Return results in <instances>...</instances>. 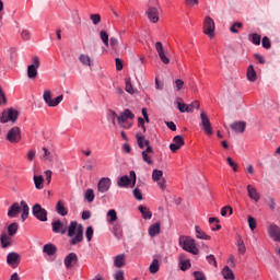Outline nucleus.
Here are the masks:
<instances>
[{
    "mask_svg": "<svg viewBox=\"0 0 280 280\" xmlns=\"http://www.w3.org/2000/svg\"><path fill=\"white\" fill-rule=\"evenodd\" d=\"M68 237H72L70 240L71 246H75L83 242L84 240V225L79 224L78 221H71L68 226Z\"/></svg>",
    "mask_w": 280,
    "mask_h": 280,
    "instance_id": "obj_1",
    "label": "nucleus"
},
{
    "mask_svg": "<svg viewBox=\"0 0 280 280\" xmlns=\"http://www.w3.org/2000/svg\"><path fill=\"white\" fill-rule=\"evenodd\" d=\"M179 246L187 253H191V255H198L200 253L198 247H196V241L187 236L179 237Z\"/></svg>",
    "mask_w": 280,
    "mask_h": 280,
    "instance_id": "obj_2",
    "label": "nucleus"
},
{
    "mask_svg": "<svg viewBox=\"0 0 280 280\" xmlns=\"http://www.w3.org/2000/svg\"><path fill=\"white\" fill-rule=\"evenodd\" d=\"M128 119H135V114L131 113L130 109H125L117 117V122L120 126V128H124L125 130H130V128H132V124L128 122Z\"/></svg>",
    "mask_w": 280,
    "mask_h": 280,
    "instance_id": "obj_3",
    "label": "nucleus"
},
{
    "mask_svg": "<svg viewBox=\"0 0 280 280\" xmlns=\"http://www.w3.org/2000/svg\"><path fill=\"white\" fill-rule=\"evenodd\" d=\"M129 176L130 177H128V175H125L118 178L117 180L118 187H125V188L130 187L131 183H132L131 187H135V185H137V173H135V171H130Z\"/></svg>",
    "mask_w": 280,
    "mask_h": 280,
    "instance_id": "obj_4",
    "label": "nucleus"
},
{
    "mask_svg": "<svg viewBox=\"0 0 280 280\" xmlns=\"http://www.w3.org/2000/svg\"><path fill=\"white\" fill-rule=\"evenodd\" d=\"M43 100L44 102L50 106L51 108H55V106H58L62 100H65V95H59L55 98L51 97V91L50 90H45L43 94Z\"/></svg>",
    "mask_w": 280,
    "mask_h": 280,
    "instance_id": "obj_5",
    "label": "nucleus"
},
{
    "mask_svg": "<svg viewBox=\"0 0 280 280\" xmlns=\"http://www.w3.org/2000/svg\"><path fill=\"white\" fill-rule=\"evenodd\" d=\"M16 119H19V110L12 108L3 110L0 116L1 124H8V121H12V124H14Z\"/></svg>",
    "mask_w": 280,
    "mask_h": 280,
    "instance_id": "obj_6",
    "label": "nucleus"
},
{
    "mask_svg": "<svg viewBox=\"0 0 280 280\" xmlns=\"http://www.w3.org/2000/svg\"><path fill=\"white\" fill-rule=\"evenodd\" d=\"M40 68V59L35 56L32 58V65L27 67V77L30 80H35L38 77V69Z\"/></svg>",
    "mask_w": 280,
    "mask_h": 280,
    "instance_id": "obj_7",
    "label": "nucleus"
},
{
    "mask_svg": "<svg viewBox=\"0 0 280 280\" xmlns=\"http://www.w3.org/2000/svg\"><path fill=\"white\" fill-rule=\"evenodd\" d=\"M203 34L213 38L215 36V22L210 16H206L203 21Z\"/></svg>",
    "mask_w": 280,
    "mask_h": 280,
    "instance_id": "obj_8",
    "label": "nucleus"
},
{
    "mask_svg": "<svg viewBox=\"0 0 280 280\" xmlns=\"http://www.w3.org/2000/svg\"><path fill=\"white\" fill-rule=\"evenodd\" d=\"M32 213L39 222H47V211L40 203H35L32 208Z\"/></svg>",
    "mask_w": 280,
    "mask_h": 280,
    "instance_id": "obj_9",
    "label": "nucleus"
},
{
    "mask_svg": "<svg viewBox=\"0 0 280 280\" xmlns=\"http://www.w3.org/2000/svg\"><path fill=\"white\" fill-rule=\"evenodd\" d=\"M152 180H154V183H158V186L160 187V189L165 190L167 188V185H165V179L163 178V171L161 170H153L152 172Z\"/></svg>",
    "mask_w": 280,
    "mask_h": 280,
    "instance_id": "obj_10",
    "label": "nucleus"
},
{
    "mask_svg": "<svg viewBox=\"0 0 280 280\" xmlns=\"http://www.w3.org/2000/svg\"><path fill=\"white\" fill-rule=\"evenodd\" d=\"M7 264L11 268H18L21 264V255L16 252H11L7 255Z\"/></svg>",
    "mask_w": 280,
    "mask_h": 280,
    "instance_id": "obj_11",
    "label": "nucleus"
},
{
    "mask_svg": "<svg viewBox=\"0 0 280 280\" xmlns=\"http://www.w3.org/2000/svg\"><path fill=\"white\" fill-rule=\"evenodd\" d=\"M7 139L10 141V143H19L21 141V128L13 127L9 132L7 133Z\"/></svg>",
    "mask_w": 280,
    "mask_h": 280,
    "instance_id": "obj_12",
    "label": "nucleus"
},
{
    "mask_svg": "<svg viewBox=\"0 0 280 280\" xmlns=\"http://www.w3.org/2000/svg\"><path fill=\"white\" fill-rule=\"evenodd\" d=\"M200 119H201V126H203V130L207 132V135H213L211 120H209V116H207V113H205V110H201Z\"/></svg>",
    "mask_w": 280,
    "mask_h": 280,
    "instance_id": "obj_13",
    "label": "nucleus"
},
{
    "mask_svg": "<svg viewBox=\"0 0 280 280\" xmlns=\"http://www.w3.org/2000/svg\"><path fill=\"white\" fill-rule=\"evenodd\" d=\"M267 233L273 242H280V228L277 224H270L267 228Z\"/></svg>",
    "mask_w": 280,
    "mask_h": 280,
    "instance_id": "obj_14",
    "label": "nucleus"
},
{
    "mask_svg": "<svg viewBox=\"0 0 280 280\" xmlns=\"http://www.w3.org/2000/svg\"><path fill=\"white\" fill-rule=\"evenodd\" d=\"M110 178L108 177H102L97 183V191L98 194H106L108 189H110Z\"/></svg>",
    "mask_w": 280,
    "mask_h": 280,
    "instance_id": "obj_15",
    "label": "nucleus"
},
{
    "mask_svg": "<svg viewBox=\"0 0 280 280\" xmlns=\"http://www.w3.org/2000/svg\"><path fill=\"white\" fill-rule=\"evenodd\" d=\"M183 145H185V139L182 138V136H175L173 138V143L170 144V150L171 152H178Z\"/></svg>",
    "mask_w": 280,
    "mask_h": 280,
    "instance_id": "obj_16",
    "label": "nucleus"
},
{
    "mask_svg": "<svg viewBox=\"0 0 280 280\" xmlns=\"http://www.w3.org/2000/svg\"><path fill=\"white\" fill-rule=\"evenodd\" d=\"M63 264L66 268L69 270L78 264V254L77 253H70L65 257Z\"/></svg>",
    "mask_w": 280,
    "mask_h": 280,
    "instance_id": "obj_17",
    "label": "nucleus"
},
{
    "mask_svg": "<svg viewBox=\"0 0 280 280\" xmlns=\"http://www.w3.org/2000/svg\"><path fill=\"white\" fill-rule=\"evenodd\" d=\"M145 14L151 23H159V9H156L155 7H149Z\"/></svg>",
    "mask_w": 280,
    "mask_h": 280,
    "instance_id": "obj_18",
    "label": "nucleus"
},
{
    "mask_svg": "<svg viewBox=\"0 0 280 280\" xmlns=\"http://www.w3.org/2000/svg\"><path fill=\"white\" fill-rule=\"evenodd\" d=\"M247 195L250 200H254V202H259L261 199V195L259 191H257V188L253 185H247Z\"/></svg>",
    "mask_w": 280,
    "mask_h": 280,
    "instance_id": "obj_19",
    "label": "nucleus"
},
{
    "mask_svg": "<svg viewBox=\"0 0 280 280\" xmlns=\"http://www.w3.org/2000/svg\"><path fill=\"white\" fill-rule=\"evenodd\" d=\"M150 154H154V149L150 145H148V148L141 152V156H142V161L144 163H147L148 165H152V163H154L152 161V155Z\"/></svg>",
    "mask_w": 280,
    "mask_h": 280,
    "instance_id": "obj_20",
    "label": "nucleus"
},
{
    "mask_svg": "<svg viewBox=\"0 0 280 280\" xmlns=\"http://www.w3.org/2000/svg\"><path fill=\"white\" fill-rule=\"evenodd\" d=\"M52 232L65 235V233H67V224L62 223L60 220L52 222Z\"/></svg>",
    "mask_w": 280,
    "mask_h": 280,
    "instance_id": "obj_21",
    "label": "nucleus"
},
{
    "mask_svg": "<svg viewBox=\"0 0 280 280\" xmlns=\"http://www.w3.org/2000/svg\"><path fill=\"white\" fill-rule=\"evenodd\" d=\"M231 128L232 130H234V132L242 135L246 130V121H243V120L235 121L231 125Z\"/></svg>",
    "mask_w": 280,
    "mask_h": 280,
    "instance_id": "obj_22",
    "label": "nucleus"
},
{
    "mask_svg": "<svg viewBox=\"0 0 280 280\" xmlns=\"http://www.w3.org/2000/svg\"><path fill=\"white\" fill-rule=\"evenodd\" d=\"M21 205H19V202H14L8 211V217L9 218H16V215H19V213H21Z\"/></svg>",
    "mask_w": 280,
    "mask_h": 280,
    "instance_id": "obj_23",
    "label": "nucleus"
},
{
    "mask_svg": "<svg viewBox=\"0 0 280 280\" xmlns=\"http://www.w3.org/2000/svg\"><path fill=\"white\" fill-rule=\"evenodd\" d=\"M136 139L140 150H143V148H148V145H150V140L145 139V136H141V133H137Z\"/></svg>",
    "mask_w": 280,
    "mask_h": 280,
    "instance_id": "obj_24",
    "label": "nucleus"
},
{
    "mask_svg": "<svg viewBox=\"0 0 280 280\" xmlns=\"http://www.w3.org/2000/svg\"><path fill=\"white\" fill-rule=\"evenodd\" d=\"M179 268H180V270H183V272H185V270H189V268H191V262L189 261V259L185 258L184 254L179 255Z\"/></svg>",
    "mask_w": 280,
    "mask_h": 280,
    "instance_id": "obj_25",
    "label": "nucleus"
},
{
    "mask_svg": "<svg viewBox=\"0 0 280 280\" xmlns=\"http://www.w3.org/2000/svg\"><path fill=\"white\" fill-rule=\"evenodd\" d=\"M21 205V211H22V215H21V219H22V222H25L30 215V206H27V202H25V200H22L20 202Z\"/></svg>",
    "mask_w": 280,
    "mask_h": 280,
    "instance_id": "obj_26",
    "label": "nucleus"
},
{
    "mask_svg": "<svg viewBox=\"0 0 280 280\" xmlns=\"http://www.w3.org/2000/svg\"><path fill=\"white\" fill-rule=\"evenodd\" d=\"M221 275L223 276V279H225V280H234L235 279V273H233V270L231 269L230 266L223 267Z\"/></svg>",
    "mask_w": 280,
    "mask_h": 280,
    "instance_id": "obj_27",
    "label": "nucleus"
},
{
    "mask_svg": "<svg viewBox=\"0 0 280 280\" xmlns=\"http://www.w3.org/2000/svg\"><path fill=\"white\" fill-rule=\"evenodd\" d=\"M56 211L59 215H68L69 214V210L67 209V207H65V201L59 200L56 205Z\"/></svg>",
    "mask_w": 280,
    "mask_h": 280,
    "instance_id": "obj_28",
    "label": "nucleus"
},
{
    "mask_svg": "<svg viewBox=\"0 0 280 280\" xmlns=\"http://www.w3.org/2000/svg\"><path fill=\"white\" fill-rule=\"evenodd\" d=\"M0 244L2 248H8L9 246H12V236H10V234H2L0 236Z\"/></svg>",
    "mask_w": 280,
    "mask_h": 280,
    "instance_id": "obj_29",
    "label": "nucleus"
},
{
    "mask_svg": "<svg viewBox=\"0 0 280 280\" xmlns=\"http://www.w3.org/2000/svg\"><path fill=\"white\" fill-rule=\"evenodd\" d=\"M79 60L84 67H93V59L86 54H81Z\"/></svg>",
    "mask_w": 280,
    "mask_h": 280,
    "instance_id": "obj_30",
    "label": "nucleus"
},
{
    "mask_svg": "<svg viewBox=\"0 0 280 280\" xmlns=\"http://www.w3.org/2000/svg\"><path fill=\"white\" fill-rule=\"evenodd\" d=\"M125 264H126V255L125 254L117 255L114 258V266L116 268H124Z\"/></svg>",
    "mask_w": 280,
    "mask_h": 280,
    "instance_id": "obj_31",
    "label": "nucleus"
},
{
    "mask_svg": "<svg viewBox=\"0 0 280 280\" xmlns=\"http://www.w3.org/2000/svg\"><path fill=\"white\" fill-rule=\"evenodd\" d=\"M195 233L198 240H211V236H209L205 231H202V228H200L199 225L195 226Z\"/></svg>",
    "mask_w": 280,
    "mask_h": 280,
    "instance_id": "obj_32",
    "label": "nucleus"
},
{
    "mask_svg": "<svg viewBox=\"0 0 280 280\" xmlns=\"http://www.w3.org/2000/svg\"><path fill=\"white\" fill-rule=\"evenodd\" d=\"M246 75L249 82H257V72L255 71V68L253 66L247 67Z\"/></svg>",
    "mask_w": 280,
    "mask_h": 280,
    "instance_id": "obj_33",
    "label": "nucleus"
},
{
    "mask_svg": "<svg viewBox=\"0 0 280 280\" xmlns=\"http://www.w3.org/2000/svg\"><path fill=\"white\" fill-rule=\"evenodd\" d=\"M161 233V223H154L149 228V235L151 237H156Z\"/></svg>",
    "mask_w": 280,
    "mask_h": 280,
    "instance_id": "obj_34",
    "label": "nucleus"
},
{
    "mask_svg": "<svg viewBox=\"0 0 280 280\" xmlns=\"http://www.w3.org/2000/svg\"><path fill=\"white\" fill-rule=\"evenodd\" d=\"M139 211L144 218V220H152V211H150V208L145 206H139Z\"/></svg>",
    "mask_w": 280,
    "mask_h": 280,
    "instance_id": "obj_35",
    "label": "nucleus"
},
{
    "mask_svg": "<svg viewBox=\"0 0 280 280\" xmlns=\"http://www.w3.org/2000/svg\"><path fill=\"white\" fill-rule=\"evenodd\" d=\"M125 84H126L125 91L127 93H129V95H135L137 90H135V88H132V81H131L130 77H127L125 79Z\"/></svg>",
    "mask_w": 280,
    "mask_h": 280,
    "instance_id": "obj_36",
    "label": "nucleus"
},
{
    "mask_svg": "<svg viewBox=\"0 0 280 280\" xmlns=\"http://www.w3.org/2000/svg\"><path fill=\"white\" fill-rule=\"evenodd\" d=\"M57 250L58 249L56 248V245H54V244H46L43 247V253H45L46 255H49V256L56 255Z\"/></svg>",
    "mask_w": 280,
    "mask_h": 280,
    "instance_id": "obj_37",
    "label": "nucleus"
},
{
    "mask_svg": "<svg viewBox=\"0 0 280 280\" xmlns=\"http://www.w3.org/2000/svg\"><path fill=\"white\" fill-rule=\"evenodd\" d=\"M177 108L179 113H190L189 104L183 103V98H177Z\"/></svg>",
    "mask_w": 280,
    "mask_h": 280,
    "instance_id": "obj_38",
    "label": "nucleus"
},
{
    "mask_svg": "<svg viewBox=\"0 0 280 280\" xmlns=\"http://www.w3.org/2000/svg\"><path fill=\"white\" fill-rule=\"evenodd\" d=\"M18 232H19V223L13 222L8 225V235L10 237H13V235H16Z\"/></svg>",
    "mask_w": 280,
    "mask_h": 280,
    "instance_id": "obj_39",
    "label": "nucleus"
},
{
    "mask_svg": "<svg viewBox=\"0 0 280 280\" xmlns=\"http://www.w3.org/2000/svg\"><path fill=\"white\" fill-rule=\"evenodd\" d=\"M33 180L36 189H43V183L45 180L43 175H34Z\"/></svg>",
    "mask_w": 280,
    "mask_h": 280,
    "instance_id": "obj_40",
    "label": "nucleus"
},
{
    "mask_svg": "<svg viewBox=\"0 0 280 280\" xmlns=\"http://www.w3.org/2000/svg\"><path fill=\"white\" fill-rule=\"evenodd\" d=\"M149 271L151 275H156V272H159V259H153L149 267Z\"/></svg>",
    "mask_w": 280,
    "mask_h": 280,
    "instance_id": "obj_41",
    "label": "nucleus"
},
{
    "mask_svg": "<svg viewBox=\"0 0 280 280\" xmlns=\"http://www.w3.org/2000/svg\"><path fill=\"white\" fill-rule=\"evenodd\" d=\"M249 40L254 45H261V35L254 33V34L249 35Z\"/></svg>",
    "mask_w": 280,
    "mask_h": 280,
    "instance_id": "obj_42",
    "label": "nucleus"
},
{
    "mask_svg": "<svg viewBox=\"0 0 280 280\" xmlns=\"http://www.w3.org/2000/svg\"><path fill=\"white\" fill-rule=\"evenodd\" d=\"M242 27H244V24H242L241 22H235L230 27V32H232V34H240L238 30H242Z\"/></svg>",
    "mask_w": 280,
    "mask_h": 280,
    "instance_id": "obj_43",
    "label": "nucleus"
},
{
    "mask_svg": "<svg viewBox=\"0 0 280 280\" xmlns=\"http://www.w3.org/2000/svg\"><path fill=\"white\" fill-rule=\"evenodd\" d=\"M84 198L88 202H93V200H95V192L93 189L89 188L84 194Z\"/></svg>",
    "mask_w": 280,
    "mask_h": 280,
    "instance_id": "obj_44",
    "label": "nucleus"
},
{
    "mask_svg": "<svg viewBox=\"0 0 280 280\" xmlns=\"http://www.w3.org/2000/svg\"><path fill=\"white\" fill-rule=\"evenodd\" d=\"M247 222L250 231H255L257 229V220L253 215L247 217Z\"/></svg>",
    "mask_w": 280,
    "mask_h": 280,
    "instance_id": "obj_45",
    "label": "nucleus"
},
{
    "mask_svg": "<svg viewBox=\"0 0 280 280\" xmlns=\"http://www.w3.org/2000/svg\"><path fill=\"white\" fill-rule=\"evenodd\" d=\"M107 218H109V224H113V222H117V211H115V209H110L107 212Z\"/></svg>",
    "mask_w": 280,
    "mask_h": 280,
    "instance_id": "obj_46",
    "label": "nucleus"
},
{
    "mask_svg": "<svg viewBox=\"0 0 280 280\" xmlns=\"http://www.w3.org/2000/svg\"><path fill=\"white\" fill-rule=\"evenodd\" d=\"M100 38H101L103 45H105V47H108V32L101 31L100 32Z\"/></svg>",
    "mask_w": 280,
    "mask_h": 280,
    "instance_id": "obj_47",
    "label": "nucleus"
},
{
    "mask_svg": "<svg viewBox=\"0 0 280 280\" xmlns=\"http://www.w3.org/2000/svg\"><path fill=\"white\" fill-rule=\"evenodd\" d=\"M109 45H110L113 51H117V49L119 47V39H117V37H110Z\"/></svg>",
    "mask_w": 280,
    "mask_h": 280,
    "instance_id": "obj_48",
    "label": "nucleus"
},
{
    "mask_svg": "<svg viewBox=\"0 0 280 280\" xmlns=\"http://www.w3.org/2000/svg\"><path fill=\"white\" fill-rule=\"evenodd\" d=\"M114 235L117 237V240H121V235H124V232L121 231V225L116 224L114 226Z\"/></svg>",
    "mask_w": 280,
    "mask_h": 280,
    "instance_id": "obj_49",
    "label": "nucleus"
},
{
    "mask_svg": "<svg viewBox=\"0 0 280 280\" xmlns=\"http://www.w3.org/2000/svg\"><path fill=\"white\" fill-rule=\"evenodd\" d=\"M226 213H230V215H233V208L231 206H224L222 209H221V215L223 218H226Z\"/></svg>",
    "mask_w": 280,
    "mask_h": 280,
    "instance_id": "obj_50",
    "label": "nucleus"
},
{
    "mask_svg": "<svg viewBox=\"0 0 280 280\" xmlns=\"http://www.w3.org/2000/svg\"><path fill=\"white\" fill-rule=\"evenodd\" d=\"M90 20L92 21L93 25H100V23H102V16L100 14H91Z\"/></svg>",
    "mask_w": 280,
    "mask_h": 280,
    "instance_id": "obj_51",
    "label": "nucleus"
},
{
    "mask_svg": "<svg viewBox=\"0 0 280 280\" xmlns=\"http://www.w3.org/2000/svg\"><path fill=\"white\" fill-rule=\"evenodd\" d=\"M208 264H210V266H214V268H218V260L215 259V256L210 254L206 257Z\"/></svg>",
    "mask_w": 280,
    "mask_h": 280,
    "instance_id": "obj_52",
    "label": "nucleus"
},
{
    "mask_svg": "<svg viewBox=\"0 0 280 280\" xmlns=\"http://www.w3.org/2000/svg\"><path fill=\"white\" fill-rule=\"evenodd\" d=\"M261 45L264 49H270L272 47V44L270 43V38L268 36L262 37Z\"/></svg>",
    "mask_w": 280,
    "mask_h": 280,
    "instance_id": "obj_53",
    "label": "nucleus"
},
{
    "mask_svg": "<svg viewBox=\"0 0 280 280\" xmlns=\"http://www.w3.org/2000/svg\"><path fill=\"white\" fill-rule=\"evenodd\" d=\"M85 236H86L88 242H91L93 240V226L86 228Z\"/></svg>",
    "mask_w": 280,
    "mask_h": 280,
    "instance_id": "obj_54",
    "label": "nucleus"
},
{
    "mask_svg": "<svg viewBox=\"0 0 280 280\" xmlns=\"http://www.w3.org/2000/svg\"><path fill=\"white\" fill-rule=\"evenodd\" d=\"M226 163L232 167L233 172H237V163L232 158H228Z\"/></svg>",
    "mask_w": 280,
    "mask_h": 280,
    "instance_id": "obj_55",
    "label": "nucleus"
},
{
    "mask_svg": "<svg viewBox=\"0 0 280 280\" xmlns=\"http://www.w3.org/2000/svg\"><path fill=\"white\" fill-rule=\"evenodd\" d=\"M43 152L44 155L42 159H44V161H51V152H49V150H47V148H43Z\"/></svg>",
    "mask_w": 280,
    "mask_h": 280,
    "instance_id": "obj_56",
    "label": "nucleus"
},
{
    "mask_svg": "<svg viewBox=\"0 0 280 280\" xmlns=\"http://www.w3.org/2000/svg\"><path fill=\"white\" fill-rule=\"evenodd\" d=\"M194 277H195V280H207V277L202 271H195Z\"/></svg>",
    "mask_w": 280,
    "mask_h": 280,
    "instance_id": "obj_57",
    "label": "nucleus"
},
{
    "mask_svg": "<svg viewBox=\"0 0 280 280\" xmlns=\"http://www.w3.org/2000/svg\"><path fill=\"white\" fill-rule=\"evenodd\" d=\"M155 49H156L159 56H161V54H165V49L163 48V43H161V42H158L155 44Z\"/></svg>",
    "mask_w": 280,
    "mask_h": 280,
    "instance_id": "obj_58",
    "label": "nucleus"
},
{
    "mask_svg": "<svg viewBox=\"0 0 280 280\" xmlns=\"http://www.w3.org/2000/svg\"><path fill=\"white\" fill-rule=\"evenodd\" d=\"M133 196L136 200H143V194H141V189L139 188L133 189Z\"/></svg>",
    "mask_w": 280,
    "mask_h": 280,
    "instance_id": "obj_59",
    "label": "nucleus"
},
{
    "mask_svg": "<svg viewBox=\"0 0 280 280\" xmlns=\"http://www.w3.org/2000/svg\"><path fill=\"white\" fill-rule=\"evenodd\" d=\"M237 250L241 255H244V253H246V245H244V241L238 242Z\"/></svg>",
    "mask_w": 280,
    "mask_h": 280,
    "instance_id": "obj_60",
    "label": "nucleus"
},
{
    "mask_svg": "<svg viewBox=\"0 0 280 280\" xmlns=\"http://www.w3.org/2000/svg\"><path fill=\"white\" fill-rule=\"evenodd\" d=\"M159 58L161 62H163V65H170V58L165 56V52H162L161 55H159Z\"/></svg>",
    "mask_w": 280,
    "mask_h": 280,
    "instance_id": "obj_61",
    "label": "nucleus"
},
{
    "mask_svg": "<svg viewBox=\"0 0 280 280\" xmlns=\"http://www.w3.org/2000/svg\"><path fill=\"white\" fill-rule=\"evenodd\" d=\"M189 108H190V113H192L194 108L198 110L200 109V103L198 101H195L191 104H189Z\"/></svg>",
    "mask_w": 280,
    "mask_h": 280,
    "instance_id": "obj_62",
    "label": "nucleus"
},
{
    "mask_svg": "<svg viewBox=\"0 0 280 280\" xmlns=\"http://www.w3.org/2000/svg\"><path fill=\"white\" fill-rule=\"evenodd\" d=\"M185 3L188 8H194L195 5H198L199 0H185Z\"/></svg>",
    "mask_w": 280,
    "mask_h": 280,
    "instance_id": "obj_63",
    "label": "nucleus"
},
{
    "mask_svg": "<svg viewBox=\"0 0 280 280\" xmlns=\"http://www.w3.org/2000/svg\"><path fill=\"white\" fill-rule=\"evenodd\" d=\"M115 279H116V280H125V278H124V271L118 270V271L115 273Z\"/></svg>",
    "mask_w": 280,
    "mask_h": 280,
    "instance_id": "obj_64",
    "label": "nucleus"
}]
</instances>
